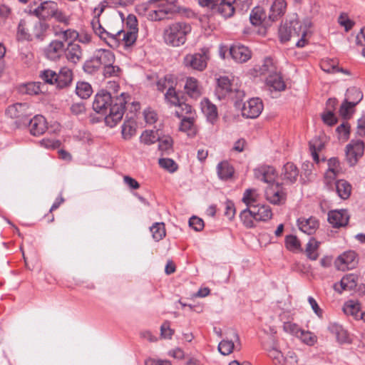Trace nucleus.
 Returning <instances> with one entry per match:
<instances>
[{
	"label": "nucleus",
	"mask_w": 365,
	"mask_h": 365,
	"mask_svg": "<svg viewBox=\"0 0 365 365\" xmlns=\"http://www.w3.org/2000/svg\"><path fill=\"white\" fill-rule=\"evenodd\" d=\"M322 118L323 122L329 126H332L337 123V118L332 110H326L322 114Z\"/></svg>",
	"instance_id": "59"
},
{
	"label": "nucleus",
	"mask_w": 365,
	"mask_h": 365,
	"mask_svg": "<svg viewBox=\"0 0 365 365\" xmlns=\"http://www.w3.org/2000/svg\"><path fill=\"white\" fill-rule=\"evenodd\" d=\"M266 199L273 205H280L286 200V193L281 184L272 183L265 190Z\"/></svg>",
	"instance_id": "10"
},
{
	"label": "nucleus",
	"mask_w": 365,
	"mask_h": 365,
	"mask_svg": "<svg viewBox=\"0 0 365 365\" xmlns=\"http://www.w3.org/2000/svg\"><path fill=\"white\" fill-rule=\"evenodd\" d=\"M319 242L314 238H311L308 242L306 247V254L309 259L312 260H316L317 259L318 253L317 250L319 247Z\"/></svg>",
	"instance_id": "51"
},
{
	"label": "nucleus",
	"mask_w": 365,
	"mask_h": 365,
	"mask_svg": "<svg viewBox=\"0 0 365 365\" xmlns=\"http://www.w3.org/2000/svg\"><path fill=\"white\" fill-rule=\"evenodd\" d=\"M116 34L118 35V41L122 40L125 47H130L133 46L137 39L138 32L135 28L133 30H118L116 31Z\"/></svg>",
	"instance_id": "29"
},
{
	"label": "nucleus",
	"mask_w": 365,
	"mask_h": 365,
	"mask_svg": "<svg viewBox=\"0 0 365 365\" xmlns=\"http://www.w3.org/2000/svg\"><path fill=\"white\" fill-rule=\"evenodd\" d=\"M328 329L331 334L335 335L336 340L339 343L349 342L348 333L341 325L335 322L330 323L328 326Z\"/></svg>",
	"instance_id": "30"
},
{
	"label": "nucleus",
	"mask_w": 365,
	"mask_h": 365,
	"mask_svg": "<svg viewBox=\"0 0 365 365\" xmlns=\"http://www.w3.org/2000/svg\"><path fill=\"white\" fill-rule=\"evenodd\" d=\"M41 86L43 85L40 82L23 83L18 87V91L21 94L38 95L42 92Z\"/></svg>",
	"instance_id": "31"
},
{
	"label": "nucleus",
	"mask_w": 365,
	"mask_h": 365,
	"mask_svg": "<svg viewBox=\"0 0 365 365\" xmlns=\"http://www.w3.org/2000/svg\"><path fill=\"white\" fill-rule=\"evenodd\" d=\"M339 24L344 26L346 31H349L354 26V22L351 20L346 14H341L338 19Z\"/></svg>",
	"instance_id": "63"
},
{
	"label": "nucleus",
	"mask_w": 365,
	"mask_h": 365,
	"mask_svg": "<svg viewBox=\"0 0 365 365\" xmlns=\"http://www.w3.org/2000/svg\"><path fill=\"white\" fill-rule=\"evenodd\" d=\"M290 27H292V38H299L296 46L299 48L304 47L307 43V40L305 38L307 29L299 21L291 22Z\"/></svg>",
	"instance_id": "16"
},
{
	"label": "nucleus",
	"mask_w": 365,
	"mask_h": 365,
	"mask_svg": "<svg viewBox=\"0 0 365 365\" xmlns=\"http://www.w3.org/2000/svg\"><path fill=\"white\" fill-rule=\"evenodd\" d=\"M201 109L207 120L211 123H214L217 120L218 118L217 108L209 99L204 98L201 101Z\"/></svg>",
	"instance_id": "27"
},
{
	"label": "nucleus",
	"mask_w": 365,
	"mask_h": 365,
	"mask_svg": "<svg viewBox=\"0 0 365 365\" xmlns=\"http://www.w3.org/2000/svg\"><path fill=\"white\" fill-rule=\"evenodd\" d=\"M357 276L354 274H346L341 279L340 284L342 290H352L357 285Z\"/></svg>",
	"instance_id": "45"
},
{
	"label": "nucleus",
	"mask_w": 365,
	"mask_h": 365,
	"mask_svg": "<svg viewBox=\"0 0 365 365\" xmlns=\"http://www.w3.org/2000/svg\"><path fill=\"white\" fill-rule=\"evenodd\" d=\"M185 89L187 95L192 98H197L201 95L198 81L193 77L187 78Z\"/></svg>",
	"instance_id": "34"
},
{
	"label": "nucleus",
	"mask_w": 365,
	"mask_h": 365,
	"mask_svg": "<svg viewBox=\"0 0 365 365\" xmlns=\"http://www.w3.org/2000/svg\"><path fill=\"white\" fill-rule=\"evenodd\" d=\"M93 92L91 86L86 82H78L76 85V93L83 99H86L91 96Z\"/></svg>",
	"instance_id": "47"
},
{
	"label": "nucleus",
	"mask_w": 365,
	"mask_h": 365,
	"mask_svg": "<svg viewBox=\"0 0 365 365\" xmlns=\"http://www.w3.org/2000/svg\"><path fill=\"white\" fill-rule=\"evenodd\" d=\"M364 144L361 140L351 141L346 147V160L350 166L355 165L364 155Z\"/></svg>",
	"instance_id": "9"
},
{
	"label": "nucleus",
	"mask_w": 365,
	"mask_h": 365,
	"mask_svg": "<svg viewBox=\"0 0 365 365\" xmlns=\"http://www.w3.org/2000/svg\"><path fill=\"white\" fill-rule=\"evenodd\" d=\"M285 245L288 250L294 251L299 249L300 242L296 236L290 235L285 238Z\"/></svg>",
	"instance_id": "60"
},
{
	"label": "nucleus",
	"mask_w": 365,
	"mask_h": 365,
	"mask_svg": "<svg viewBox=\"0 0 365 365\" xmlns=\"http://www.w3.org/2000/svg\"><path fill=\"white\" fill-rule=\"evenodd\" d=\"M355 106H351V103L345 98L343 103L341 105L339 108V114L341 117L344 118H347L350 116L351 114V110Z\"/></svg>",
	"instance_id": "64"
},
{
	"label": "nucleus",
	"mask_w": 365,
	"mask_h": 365,
	"mask_svg": "<svg viewBox=\"0 0 365 365\" xmlns=\"http://www.w3.org/2000/svg\"><path fill=\"white\" fill-rule=\"evenodd\" d=\"M136 132L135 123L133 120L125 121L122 125V135L125 140L130 139Z\"/></svg>",
	"instance_id": "49"
},
{
	"label": "nucleus",
	"mask_w": 365,
	"mask_h": 365,
	"mask_svg": "<svg viewBox=\"0 0 365 365\" xmlns=\"http://www.w3.org/2000/svg\"><path fill=\"white\" fill-rule=\"evenodd\" d=\"M279 36L282 42H287L292 38V27L290 24H284L280 26L279 29Z\"/></svg>",
	"instance_id": "57"
},
{
	"label": "nucleus",
	"mask_w": 365,
	"mask_h": 365,
	"mask_svg": "<svg viewBox=\"0 0 365 365\" xmlns=\"http://www.w3.org/2000/svg\"><path fill=\"white\" fill-rule=\"evenodd\" d=\"M73 79V72L68 67H63L57 73L55 78L56 85L59 88H63L68 86Z\"/></svg>",
	"instance_id": "26"
},
{
	"label": "nucleus",
	"mask_w": 365,
	"mask_h": 365,
	"mask_svg": "<svg viewBox=\"0 0 365 365\" xmlns=\"http://www.w3.org/2000/svg\"><path fill=\"white\" fill-rule=\"evenodd\" d=\"M103 73L106 78L118 77L121 73V69L118 66L111 63L103 68Z\"/></svg>",
	"instance_id": "55"
},
{
	"label": "nucleus",
	"mask_w": 365,
	"mask_h": 365,
	"mask_svg": "<svg viewBox=\"0 0 365 365\" xmlns=\"http://www.w3.org/2000/svg\"><path fill=\"white\" fill-rule=\"evenodd\" d=\"M66 59L74 64L78 63L83 57L81 47L78 43L70 42L65 48L64 52Z\"/></svg>",
	"instance_id": "20"
},
{
	"label": "nucleus",
	"mask_w": 365,
	"mask_h": 365,
	"mask_svg": "<svg viewBox=\"0 0 365 365\" xmlns=\"http://www.w3.org/2000/svg\"><path fill=\"white\" fill-rule=\"evenodd\" d=\"M230 54L232 58L238 63H244L247 61L252 56L250 49L240 44L233 45L230 48Z\"/></svg>",
	"instance_id": "18"
},
{
	"label": "nucleus",
	"mask_w": 365,
	"mask_h": 365,
	"mask_svg": "<svg viewBox=\"0 0 365 365\" xmlns=\"http://www.w3.org/2000/svg\"><path fill=\"white\" fill-rule=\"evenodd\" d=\"M65 50V44L63 41L53 40L44 48L45 56L51 61L58 60L63 55Z\"/></svg>",
	"instance_id": "13"
},
{
	"label": "nucleus",
	"mask_w": 365,
	"mask_h": 365,
	"mask_svg": "<svg viewBox=\"0 0 365 365\" xmlns=\"http://www.w3.org/2000/svg\"><path fill=\"white\" fill-rule=\"evenodd\" d=\"M6 115L15 120L18 127L27 126L29 117L31 115L29 106L26 103H15L6 110Z\"/></svg>",
	"instance_id": "7"
},
{
	"label": "nucleus",
	"mask_w": 365,
	"mask_h": 365,
	"mask_svg": "<svg viewBox=\"0 0 365 365\" xmlns=\"http://www.w3.org/2000/svg\"><path fill=\"white\" fill-rule=\"evenodd\" d=\"M27 125L30 128L31 134L34 136L42 135L47 129L46 118L41 115H36L33 118L29 117Z\"/></svg>",
	"instance_id": "17"
},
{
	"label": "nucleus",
	"mask_w": 365,
	"mask_h": 365,
	"mask_svg": "<svg viewBox=\"0 0 365 365\" xmlns=\"http://www.w3.org/2000/svg\"><path fill=\"white\" fill-rule=\"evenodd\" d=\"M53 34L56 36L60 37L63 41L76 40L78 36V32L71 29L63 30L54 28Z\"/></svg>",
	"instance_id": "42"
},
{
	"label": "nucleus",
	"mask_w": 365,
	"mask_h": 365,
	"mask_svg": "<svg viewBox=\"0 0 365 365\" xmlns=\"http://www.w3.org/2000/svg\"><path fill=\"white\" fill-rule=\"evenodd\" d=\"M235 345L231 340H222L218 345V350L224 356L231 354L234 349Z\"/></svg>",
	"instance_id": "56"
},
{
	"label": "nucleus",
	"mask_w": 365,
	"mask_h": 365,
	"mask_svg": "<svg viewBox=\"0 0 365 365\" xmlns=\"http://www.w3.org/2000/svg\"><path fill=\"white\" fill-rule=\"evenodd\" d=\"M159 165L170 173H174L178 170L177 163L170 158H161L159 160Z\"/></svg>",
	"instance_id": "58"
},
{
	"label": "nucleus",
	"mask_w": 365,
	"mask_h": 365,
	"mask_svg": "<svg viewBox=\"0 0 365 365\" xmlns=\"http://www.w3.org/2000/svg\"><path fill=\"white\" fill-rule=\"evenodd\" d=\"M157 88L160 91H163L165 89H169V87L173 88V81L170 76H165L164 78H160L157 82Z\"/></svg>",
	"instance_id": "61"
},
{
	"label": "nucleus",
	"mask_w": 365,
	"mask_h": 365,
	"mask_svg": "<svg viewBox=\"0 0 365 365\" xmlns=\"http://www.w3.org/2000/svg\"><path fill=\"white\" fill-rule=\"evenodd\" d=\"M159 150L163 152V154L168 155L173 150V139L170 136H165L163 138H160Z\"/></svg>",
	"instance_id": "53"
},
{
	"label": "nucleus",
	"mask_w": 365,
	"mask_h": 365,
	"mask_svg": "<svg viewBox=\"0 0 365 365\" xmlns=\"http://www.w3.org/2000/svg\"><path fill=\"white\" fill-rule=\"evenodd\" d=\"M209 59V48L204 47L198 53L187 54L183 58L182 63L186 68L202 71L207 68Z\"/></svg>",
	"instance_id": "5"
},
{
	"label": "nucleus",
	"mask_w": 365,
	"mask_h": 365,
	"mask_svg": "<svg viewBox=\"0 0 365 365\" xmlns=\"http://www.w3.org/2000/svg\"><path fill=\"white\" fill-rule=\"evenodd\" d=\"M165 98L168 103L174 106H178L184 100L182 96L170 86L165 94Z\"/></svg>",
	"instance_id": "41"
},
{
	"label": "nucleus",
	"mask_w": 365,
	"mask_h": 365,
	"mask_svg": "<svg viewBox=\"0 0 365 365\" xmlns=\"http://www.w3.org/2000/svg\"><path fill=\"white\" fill-rule=\"evenodd\" d=\"M328 169L325 173V177L329 179H334L341 173L342 168L341 167L339 160L336 158H331L328 160Z\"/></svg>",
	"instance_id": "33"
},
{
	"label": "nucleus",
	"mask_w": 365,
	"mask_h": 365,
	"mask_svg": "<svg viewBox=\"0 0 365 365\" xmlns=\"http://www.w3.org/2000/svg\"><path fill=\"white\" fill-rule=\"evenodd\" d=\"M267 86L269 87L270 90L275 91H284L286 88V84L283 81L280 74L275 72L273 74H269L266 78Z\"/></svg>",
	"instance_id": "28"
},
{
	"label": "nucleus",
	"mask_w": 365,
	"mask_h": 365,
	"mask_svg": "<svg viewBox=\"0 0 365 365\" xmlns=\"http://www.w3.org/2000/svg\"><path fill=\"white\" fill-rule=\"evenodd\" d=\"M263 110V103L258 98H251L245 103L242 109V114L247 118L258 117Z\"/></svg>",
	"instance_id": "12"
},
{
	"label": "nucleus",
	"mask_w": 365,
	"mask_h": 365,
	"mask_svg": "<svg viewBox=\"0 0 365 365\" xmlns=\"http://www.w3.org/2000/svg\"><path fill=\"white\" fill-rule=\"evenodd\" d=\"M159 130H146L140 135V140L145 145H152L160 140Z\"/></svg>",
	"instance_id": "37"
},
{
	"label": "nucleus",
	"mask_w": 365,
	"mask_h": 365,
	"mask_svg": "<svg viewBox=\"0 0 365 365\" xmlns=\"http://www.w3.org/2000/svg\"><path fill=\"white\" fill-rule=\"evenodd\" d=\"M192 27L185 21H177L169 24L163 31L164 42L172 47H180L187 41V36L190 34Z\"/></svg>",
	"instance_id": "2"
},
{
	"label": "nucleus",
	"mask_w": 365,
	"mask_h": 365,
	"mask_svg": "<svg viewBox=\"0 0 365 365\" xmlns=\"http://www.w3.org/2000/svg\"><path fill=\"white\" fill-rule=\"evenodd\" d=\"M130 98L126 93L112 97L109 92L103 90L96 95L93 108L96 113L105 115L106 124L113 128L122 120L125 105Z\"/></svg>",
	"instance_id": "1"
},
{
	"label": "nucleus",
	"mask_w": 365,
	"mask_h": 365,
	"mask_svg": "<svg viewBox=\"0 0 365 365\" xmlns=\"http://www.w3.org/2000/svg\"><path fill=\"white\" fill-rule=\"evenodd\" d=\"M48 29L49 24L39 19L34 24L33 34L37 39L43 40Z\"/></svg>",
	"instance_id": "39"
},
{
	"label": "nucleus",
	"mask_w": 365,
	"mask_h": 365,
	"mask_svg": "<svg viewBox=\"0 0 365 365\" xmlns=\"http://www.w3.org/2000/svg\"><path fill=\"white\" fill-rule=\"evenodd\" d=\"M281 177L285 182L294 183L299 177V170L293 163H287L282 168Z\"/></svg>",
	"instance_id": "24"
},
{
	"label": "nucleus",
	"mask_w": 365,
	"mask_h": 365,
	"mask_svg": "<svg viewBox=\"0 0 365 365\" xmlns=\"http://www.w3.org/2000/svg\"><path fill=\"white\" fill-rule=\"evenodd\" d=\"M242 202L250 207L254 215V219L257 221H267L272 218V210L268 205L257 204V194L254 189H247L242 197Z\"/></svg>",
	"instance_id": "3"
},
{
	"label": "nucleus",
	"mask_w": 365,
	"mask_h": 365,
	"mask_svg": "<svg viewBox=\"0 0 365 365\" xmlns=\"http://www.w3.org/2000/svg\"><path fill=\"white\" fill-rule=\"evenodd\" d=\"M40 76L45 83L51 85L56 84L55 78H56L57 73L55 71L50 69L44 70L41 72Z\"/></svg>",
	"instance_id": "62"
},
{
	"label": "nucleus",
	"mask_w": 365,
	"mask_h": 365,
	"mask_svg": "<svg viewBox=\"0 0 365 365\" xmlns=\"http://www.w3.org/2000/svg\"><path fill=\"white\" fill-rule=\"evenodd\" d=\"M58 4L53 1H45L40 4L34 10V14L39 19L46 20L53 17L56 11Z\"/></svg>",
	"instance_id": "14"
},
{
	"label": "nucleus",
	"mask_w": 365,
	"mask_h": 365,
	"mask_svg": "<svg viewBox=\"0 0 365 365\" xmlns=\"http://www.w3.org/2000/svg\"><path fill=\"white\" fill-rule=\"evenodd\" d=\"M309 150L315 162H319L318 152L324 148V144L319 138H314L309 141Z\"/></svg>",
	"instance_id": "50"
},
{
	"label": "nucleus",
	"mask_w": 365,
	"mask_h": 365,
	"mask_svg": "<svg viewBox=\"0 0 365 365\" xmlns=\"http://www.w3.org/2000/svg\"><path fill=\"white\" fill-rule=\"evenodd\" d=\"M16 38L19 41L31 40V34L26 26V21L24 19H21L18 24Z\"/></svg>",
	"instance_id": "48"
},
{
	"label": "nucleus",
	"mask_w": 365,
	"mask_h": 365,
	"mask_svg": "<svg viewBox=\"0 0 365 365\" xmlns=\"http://www.w3.org/2000/svg\"><path fill=\"white\" fill-rule=\"evenodd\" d=\"M153 240L159 242L166 235L165 224L163 222H155L150 227Z\"/></svg>",
	"instance_id": "43"
},
{
	"label": "nucleus",
	"mask_w": 365,
	"mask_h": 365,
	"mask_svg": "<svg viewBox=\"0 0 365 365\" xmlns=\"http://www.w3.org/2000/svg\"><path fill=\"white\" fill-rule=\"evenodd\" d=\"M257 179L271 185L276 177L275 169L272 166L264 165L254 170Z\"/></svg>",
	"instance_id": "19"
},
{
	"label": "nucleus",
	"mask_w": 365,
	"mask_h": 365,
	"mask_svg": "<svg viewBox=\"0 0 365 365\" xmlns=\"http://www.w3.org/2000/svg\"><path fill=\"white\" fill-rule=\"evenodd\" d=\"M255 72L259 75H269L273 74L276 71V67L271 58H266L262 65L256 66L255 67Z\"/></svg>",
	"instance_id": "35"
},
{
	"label": "nucleus",
	"mask_w": 365,
	"mask_h": 365,
	"mask_svg": "<svg viewBox=\"0 0 365 365\" xmlns=\"http://www.w3.org/2000/svg\"><path fill=\"white\" fill-rule=\"evenodd\" d=\"M240 217L245 227H253L255 226L253 222V220H255L254 215H252V211L251 210L250 207H247V208L243 210L241 212Z\"/></svg>",
	"instance_id": "54"
},
{
	"label": "nucleus",
	"mask_w": 365,
	"mask_h": 365,
	"mask_svg": "<svg viewBox=\"0 0 365 365\" xmlns=\"http://www.w3.org/2000/svg\"><path fill=\"white\" fill-rule=\"evenodd\" d=\"M336 190L338 195L343 200L348 199L351 195V185L344 180L336 182Z\"/></svg>",
	"instance_id": "38"
},
{
	"label": "nucleus",
	"mask_w": 365,
	"mask_h": 365,
	"mask_svg": "<svg viewBox=\"0 0 365 365\" xmlns=\"http://www.w3.org/2000/svg\"><path fill=\"white\" fill-rule=\"evenodd\" d=\"M176 1L177 0H150V3L154 5V9L149 11V19L155 21L166 19L168 15L176 11Z\"/></svg>",
	"instance_id": "4"
},
{
	"label": "nucleus",
	"mask_w": 365,
	"mask_h": 365,
	"mask_svg": "<svg viewBox=\"0 0 365 365\" xmlns=\"http://www.w3.org/2000/svg\"><path fill=\"white\" fill-rule=\"evenodd\" d=\"M83 71L89 74H93L100 70L101 67L93 55L88 60L86 61L83 66Z\"/></svg>",
	"instance_id": "52"
},
{
	"label": "nucleus",
	"mask_w": 365,
	"mask_h": 365,
	"mask_svg": "<svg viewBox=\"0 0 365 365\" xmlns=\"http://www.w3.org/2000/svg\"><path fill=\"white\" fill-rule=\"evenodd\" d=\"M199 3L202 6L211 7L225 18L231 17L235 11L232 0H199Z\"/></svg>",
	"instance_id": "8"
},
{
	"label": "nucleus",
	"mask_w": 365,
	"mask_h": 365,
	"mask_svg": "<svg viewBox=\"0 0 365 365\" xmlns=\"http://www.w3.org/2000/svg\"><path fill=\"white\" fill-rule=\"evenodd\" d=\"M196 115H192L190 116H185L181 118L180 125V130L186 133L189 137H194L196 135L197 129L195 125Z\"/></svg>",
	"instance_id": "23"
},
{
	"label": "nucleus",
	"mask_w": 365,
	"mask_h": 365,
	"mask_svg": "<svg viewBox=\"0 0 365 365\" xmlns=\"http://www.w3.org/2000/svg\"><path fill=\"white\" fill-rule=\"evenodd\" d=\"M215 94L219 99L229 96L241 101L245 96V92L239 88H234L230 80L227 76H222L217 79V86L215 88Z\"/></svg>",
	"instance_id": "6"
},
{
	"label": "nucleus",
	"mask_w": 365,
	"mask_h": 365,
	"mask_svg": "<svg viewBox=\"0 0 365 365\" xmlns=\"http://www.w3.org/2000/svg\"><path fill=\"white\" fill-rule=\"evenodd\" d=\"M297 225L302 232L310 235H313L317 230L319 222L314 217L309 218L300 217L297 220Z\"/></svg>",
	"instance_id": "21"
},
{
	"label": "nucleus",
	"mask_w": 365,
	"mask_h": 365,
	"mask_svg": "<svg viewBox=\"0 0 365 365\" xmlns=\"http://www.w3.org/2000/svg\"><path fill=\"white\" fill-rule=\"evenodd\" d=\"M217 172L220 179L227 180L232 177L235 169L227 161H222L217 165Z\"/></svg>",
	"instance_id": "36"
},
{
	"label": "nucleus",
	"mask_w": 365,
	"mask_h": 365,
	"mask_svg": "<svg viewBox=\"0 0 365 365\" xmlns=\"http://www.w3.org/2000/svg\"><path fill=\"white\" fill-rule=\"evenodd\" d=\"M346 96V99L351 103V106H356L363 98L362 93L356 87L347 89Z\"/></svg>",
	"instance_id": "44"
},
{
	"label": "nucleus",
	"mask_w": 365,
	"mask_h": 365,
	"mask_svg": "<svg viewBox=\"0 0 365 365\" xmlns=\"http://www.w3.org/2000/svg\"><path fill=\"white\" fill-rule=\"evenodd\" d=\"M287 2L285 0H275L272 4L268 16L270 22L277 21L286 11Z\"/></svg>",
	"instance_id": "22"
},
{
	"label": "nucleus",
	"mask_w": 365,
	"mask_h": 365,
	"mask_svg": "<svg viewBox=\"0 0 365 365\" xmlns=\"http://www.w3.org/2000/svg\"><path fill=\"white\" fill-rule=\"evenodd\" d=\"M250 22L252 24L258 26H268L269 20H267L266 15L264 10L260 7H255L251 12L250 16Z\"/></svg>",
	"instance_id": "32"
},
{
	"label": "nucleus",
	"mask_w": 365,
	"mask_h": 365,
	"mask_svg": "<svg viewBox=\"0 0 365 365\" xmlns=\"http://www.w3.org/2000/svg\"><path fill=\"white\" fill-rule=\"evenodd\" d=\"M349 216L346 210H331L328 213V221L333 227L339 228L348 224Z\"/></svg>",
	"instance_id": "15"
},
{
	"label": "nucleus",
	"mask_w": 365,
	"mask_h": 365,
	"mask_svg": "<svg viewBox=\"0 0 365 365\" xmlns=\"http://www.w3.org/2000/svg\"><path fill=\"white\" fill-rule=\"evenodd\" d=\"M177 107L178 109L175 110V115L178 118H182L185 116H190L192 115H196L195 111L192 109V106L188 103H185L184 100Z\"/></svg>",
	"instance_id": "46"
},
{
	"label": "nucleus",
	"mask_w": 365,
	"mask_h": 365,
	"mask_svg": "<svg viewBox=\"0 0 365 365\" xmlns=\"http://www.w3.org/2000/svg\"><path fill=\"white\" fill-rule=\"evenodd\" d=\"M336 264L340 270L352 269L358 264L357 255L351 250L345 252L337 258Z\"/></svg>",
	"instance_id": "11"
},
{
	"label": "nucleus",
	"mask_w": 365,
	"mask_h": 365,
	"mask_svg": "<svg viewBox=\"0 0 365 365\" xmlns=\"http://www.w3.org/2000/svg\"><path fill=\"white\" fill-rule=\"evenodd\" d=\"M343 311L346 315L353 316L356 319H360V315L362 313L360 312V304L352 300L344 304Z\"/></svg>",
	"instance_id": "40"
},
{
	"label": "nucleus",
	"mask_w": 365,
	"mask_h": 365,
	"mask_svg": "<svg viewBox=\"0 0 365 365\" xmlns=\"http://www.w3.org/2000/svg\"><path fill=\"white\" fill-rule=\"evenodd\" d=\"M98 62L100 67H106L108 65L115 63V55L110 50L99 49L93 54Z\"/></svg>",
	"instance_id": "25"
}]
</instances>
